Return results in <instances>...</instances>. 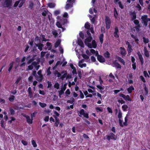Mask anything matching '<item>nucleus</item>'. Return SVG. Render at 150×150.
Instances as JSON below:
<instances>
[{"instance_id": "c756f323", "label": "nucleus", "mask_w": 150, "mask_h": 150, "mask_svg": "<svg viewBox=\"0 0 150 150\" xmlns=\"http://www.w3.org/2000/svg\"><path fill=\"white\" fill-rule=\"evenodd\" d=\"M103 55L105 58H109L110 57V54L108 51H106L104 53Z\"/></svg>"}, {"instance_id": "20e7f679", "label": "nucleus", "mask_w": 150, "mask_h": 150, "mask_svg": "<svg viewBox=\"0 0 150 150\" xmlns=\"http://www.w3.org/2000/svg\"><path fill=\"white\" fill-rule=\"evenodd\" d=\"M119 96L123 98L126 101H131L132 100V99L129 95L126 96L122 93H120L119 94Z\"/></svg>"}, {"instance_id": "5fc2aeb1", "label": "nucleus", "mask_w": 150, "mask_h": 150, "mask_svg": "<svg viewBox=\"0 0 150 150\" xmlns=\"http://www.w3.org/2000/svg\"><path fill=\"white\" fill-rule=\"evenodd\" d=\"M82 57L85 59H89V57L85 54H83L82 55Z\"/></svg>"}, {"instance_id": "7c9ffc66", "label": "nucleus", "mask_w": 150, "mask_h": 150, "mask_svg": "<svg viewBox=\"0 0 150 150\" xmlns=\"http://www.w3.org/2000/svg\"><path fill=\"white\" fill-rule=\"evenodd\" d=\"M145 85V86L144 88V89L145 91V95L147 96L148 94V89L147 87L146 86L145 84H144Z\"/></svg>"}, {"instance_id": "f257e3e1", "label": "nucleus", "mask_w": 150, "mask_h": 150, "mask_svg": "<svg viewBox=\"0 0 150 150\" xmlns=\"http://www.w3.org/2000/svg\"><path fill=\"white\" fill-rule=\"evenodd\" d=\"M12 0H5L2 6L5 7H10L12 5Z\"/></svg>"}, {"instance_id": "aec40b11", "label": "nucleus", "mask_w": 150, "mask_h": 150, "mask_svg": "<svg viewBox=\"0 0 150 150\" xmlns=\"http://www.w3.org/2000/svg\"><path fill=\"white\" fill-rule=\"evenodd\" d=\"M61 42V40L60 39L58 40L56 42L54 43V47L55 48L57 47L60 44Z\"/></svg>"}, {"instance_id": "9b49d317", "label": "nucleus", "mask_w": 150, "mask_h": 150, "mask_svg": "<svg viewBox=\"0 0 150 150\" xmlns=\"http://www.w3.org/2000/svg\"><path fill=\"white\" fill-rule=\"evenodd\" d=\"M120 49L121 50L120 51V54L122 56H125L126 54V52L125 49L124 47H121Z\"/></svg>"}, {"instance_id": "a18cd8bd", "label": "nucleus", "mask_w": 150, "mask_h": 150, "mask_svg": "<svg viewBox=\"0 0 150 150\" xmlns=\"http://www.w3.org/2000/svg\"><path fill=\"white\" fill-rule=\"evenodd\" d=\"M122 116V113L120 110H119L118 115V117L119 119H121Z\"/></svg>"}, {"instance_id": "4468645a", "label": "nucleus", "mask_w": 150, "mask_h": 150, "mask_svg": "<svg viewBox=\"0 0 150 150\" xmlns=\"http://www.w3.org/2000/svg\"><path fill=\"white\" fill-rule=\"evenodd\" d=\"M25 117L26 118L27 121L28 123L30 124L33 123V118L30 119V117L28 115H25Z\"/></svg>"}, {"instance_id": "2eb2a0df", "label": "nucleus", "mask_w": 150, "mask_h": 150, "mask_svg": "<svg viewBox=\"0 0 150 150\" xmlns=\"http://www.w3.org/2000/svg\"><path fill=\"white\" fill-rule=\"evenodd\" d=\"M92 39V36H88L87 38H86L84 40V43L86 44V43L90 42Z\"/></svg>"}, {"instance_id": "603ef678", "label": "nucleus", "mask_w": 150, "mask_h": 150, "mask_svg": "<svg viewBox=\"0 0 150 150\" xmlns=\"http://www.w3.org/2000/svg\"><path fill=\"white\" fill-rule=\"evenodd\" d=\"M31 142L32 144L34 147H35L37 146V144L35 140H32Z\"/></svg>"}, {"instance_id": "8fccbe9b", "label": "nucleus", "mask_w": 150, "mask_h": 150, "mask_svg": "<svg viewBox=\"0 0 150 150\" xmlns=\"http://www.w3.org/2000/svg\"><path fill=\"white\" fill-rule=\"evenodd\" d=\"M67 73H65L61 77V79L62 80H63L67 76Z\"/></svg>"}, {"instance_id": "6e6552de", "label": "nucleus", "mask_w": 150, "mask_h": 150, "mask_svg": "<svg viewBox=\"0 0 150 150\" xmlns=\"http://www.w3.org/2000/svg\"><path fill=\"white\" fill-rule=\"evenodd\" d=\"M97 59L100 62L103 63L105 62V58L101 55H98L97 57Z\"/></svg>"}, {"instance_id": "e2e57ef3", "label": "nucleus", "mask_w": 150, "mask_h": 150, "mask_svg": "<svg viewBox=\"0 0 150 150\" xmlns=\"http://www.w3.org/2000/svg\"><path fill=\"white\" fill-rule=\"evenodd\" d=\"M139 78L143 82L145 83L146 82V80H145L144 77L142 76H140Z\"/></svg>"}, {"instance_id": "f03ea898", "label": "nucleus", "mask_w": 150, "mask_h": 150, "mask_svg": "<svg viewBox=\"0 0 150 150\" xmlns=\"http://www.w3.org/2000/svg\"><path fill=\"white\" fill-rule=\"evenodd\" d=\"M105 23L106 28L109 29L110 28L111 22L110 18L107 16L105 17Z\"/></svg>"}, {"instance_id": "f8f14e48", "label": "nucleus", "mask_w": 150, "mask_h": 150, "mask_svg": "<svg viewBox=\"0 0 150 150\" xmlns=\"http://www.w3.org/2000/svg\"><path fill=\"white\" fill-rule=\"evenodd\" d=\"M116 61V60H115L113 62V64L114 65V66L116 68L121 69L122 67L121 65L119 63L117 62Z\"/></svg>"}, {"instance_id": "58836bf2", "label": "nucleus", "mask_w": 150, "mask_h": 150, "mask_svg": "<svg viewBox=\"0 0 150 150\" xmlns=\"http://www.w3.org/2000/svg\"><path fill=\"white\" fill-rule=\"evenodd\" d=\"M143 42L145 44H146L149 42V39L147 38H146L144 37L143 38Z\"/></svg>"}, {"instance_id": "6e6d98bb", "label": "nucleus", "mask_w": 150, "mask_h": 150, "mask_svg": "<svg viewBox=\"0 0 150 150\" xmlns=\"http://www.w3.org/2000/svg\"><path fill=\"white\" fill-rule=\"evenodd\" d=\"M59 84L58 83H55L54 85V87L55 88H56L58 89L59 88Z\"/></svg>"}, {"instance_id": "4be33fe9", "label": "nucleus", "mask_w": 150, "mask_h": 150, "mask_svg": "<svg viewBox=\"0 0 150 150\" xmlns=\"http://www.w3.org/2000/svg\"><path fill=\"white\" fill-rule=\"evenodd\" d=\"M73 4L72 3L70 4H67L66 5L65 8L66 10H68L69 8H71L73 7Z\"/></svg>"}, {"instance_id": "13d9d810", "label": "nucleus", "mask_w": 150, "mask_h": 150, "mask_svg": "<svg viewBox=\"0 0 150 150\" xmlns=\"http://www.w3.org/2000/svg\"><path fill=\"white\" fill-rule=\"evenodd\" d=\"M121 100L119 99L117 100V102L118 103H121V104L125 103V101L122 99V98H121Z\"/></svg>"}, {"instance_id": "e433bc0d", "label": "nucleus", "mask_w": 150, "mask_h": 150, "mask_svg": "<svg viewBox=\"0 0 150 150\" xmlns=\"http://www.w3.org/2000/svg\"><path fill=\"white\" fill-rule=\"evenodd\" d=\"M13 62H12L9 64V67L8 69V71L9 72H10L11 71L12 69L13 68Z\"/></svg>"}, {"instance_id": "dca6fc26", "label": "nucleus", "mask_w": 150, "mask_h": 150, "mask_svg": "<svg viewBox=\"0 0 150 150\" xmlns=\"http://www.w3.org/2000/svg\"><path fill=\"white\" fill-rule=\"evenodd\" d=\"M78 44L80 45L81 47L84 48V46L83 43V42L81 39H78Z\"/></svg>"}, {"instance_id": "09e8293b", "label": "nucleus", "mask_w": 150, "mask_h": 150, "mask_svg": "<svg viewBox=\"0 0 150 150\" xmlns=\"http://www.w3.org/2000/svg\"><path fill=\"white\" fill-rule=\"evenodd\" d=\"M96 87L98 89H100L101 91L103 90L104 89V86H102L99 85H98L96 86Z\"/></svg>"}, {"instance_id": "c03bdc74", "label": "nucleus", "mask_w": 150, "mask_h": 150, "mask_svg": "<svg viewBox=\"0 0 150 150\" xmlns=\"http://www.w3.org/2000/svg\"><path fill=\"white\" fill-rule=\"evenodd\" d=\"M118 4L119 7L122 9L124 8V5L122 4L121 1H118Z\"/></svg>"}, {"instance_id": "3c124183", "label": "nucleus", "mask_w": 150, "mask_h": 150, "mask_svg": "<svg viewBox=\"0 0 150 150\" xmlns=\"http://www.w3.org/2000/svg\"><path fill=\"white\" fill-rule=\"evenodd\" d=\"M47 83L48 84L47 88H51L52 86L51 82V81H48Z\"/></svg>"}, {"instance_id": "0eeeda50", "label": "nucleus", "mask_w": 150, "mask_h": 150, "mask_svg": "<svg viewBox=\"0 0 150 150\" xmlns=\"http://www.w3.org/2000/svg\"><path fill=\"white\" fill-rule=\"evenodd\" d=\"M130 15L131 16V20L134 21L137 18V15L136 12L134 11L130 12Z\"/></svg>"}, {"instance_id": "0e129e2a", "label": "nucleus", "mask_w": 150, "mask_h": 150, "mask_svg": "<svg viewBox=\"0 0 150 150\" xmlns=\"http://www.w3.org/2000/svg\"><path fill=\"white\" fill-rule=\"evenodd\" d=\"M119 125L121 127H123V125L122 124V121L121 119H119L118 120Z\"/></svg>"}, {"instance_id": "6ab92c4d", "label": "nucleus", "mask_w": 150, "mask_h": 150, "mask_svg": "<svg viewBox=\"0 0 150 150\" xmlns=\"http://www.w3.org/2000/svg\"><path fill=\"white\" fill-rule=\"evenodd\" d=\"M103 37L104 35L103 33L100 34L99 36V39L101 44H103Z\"/></svg>"}, {"instance_id": "49530a36", "label": "nucleus", "mask_w": 150, "mask_h": 150, "mask_svg": "<svg viewBox=\"0 0 150 150\" xmlns=\"http://www.w3.org/2000/svg\"><path fill=\"white\" fill-rule=\"evenodd\" d=\"M59 123V120H55V122L54 123V125L55 127H57Z\"/></svg>"}, {"instance_id": "a878e982", "label": "nucleus", "mask_w": 150, "mask_h": 150, "mask_svg": "<svg viewBox=\"0 0 150 150\" xmlns=\"http://www.w3.org/2000/svg\"><path fill=\"white\" fill-rule=\"evenodd\" d=\"M47 5L51 8H54L55 6V4L53 3H49Z\"/></svg>"}, {"instance_id": "39448f33", "label": "nucleus", "mask_w": 150, "mask_h": 150, "mask_svg": "<svg viewBox=\"0 0 150 150\" xmlns=\"http://www.w3.org/2000/svg\"><path fill=\"white\" fill-rule=\"evenodd\" d=\"M36 55H34L32 58H30L31 56L30 55L28 56L26 59L28 60L30 59L29 61L27 62V64H29L33 62V61L36 59Z\"/></svg>"}, {"instance_id": "1a4fd4ad", "label": "nucleus", "mask_w": 150, "mask_h": 150, "mask_svg": "<svg viewBox=\"0 0 150 150\" xmlns=\"http://www.w3.org/2000/svg\"><path fill=\"white\" fill-rule=\"evenodd\" d=\"M119 30L118 27L116 26L115 28V31L114 33V36L116 38H118L119 36L118 34Z\"/></svg>"}, {"instance_id": "4c0bfd02", "label": "nucleus", "mask_w": 150, "mask_h": 150, "mask_svg": "<svg viewBox=\"0 0 150 150\" xmlns=\"http://www.w3.org/2000/svg\"><path fill=\"white\" fill-rule=\"evenodd\" d=\"M50 67H49L47 70L46 73H47V75L48 76L50 75L51 74V72L50 71Z\"/></svg>"}, {"instance_id": "5701e85b", "label": "nucleus", "mask_w": 150, "mask_h": 150, "mask_svg": "<svg viewBox=\"0 0 150 150\" xmlns=\"http://www.w3.org/2000/svg\"><path fill=\"white\" fill-rule=\"evenodd\" d=\"M118 15V13L116 8H114V16L115 17L116 19H117Z\"/></svg>"}, {"instance_id": "9d476101", "label": "nucleus", "mask_w": 150, "mask_h": 150, "mask_svg": "<svg viewBox=\"0 0 150 150\" xmlns=\"http://www.w3.org/2000/svg\"><path fill=\"white\" fill-rule=\"evenodd\" d=\"M137 54L138 56L139 59L141 62V65H143L144 64V59L142 57V54H140V52H138L137 53Z\"/></svg>"}, {"instance_id": "052dcab7", "label": "nucleus", "mask_w": 150, "mask_h": 150, "mask_svg": "<svg viewBox=\"0 0 150 150\" xmlns=\"http://www.w3.org/2000/svg\"><path fill=\"white\" fill-rule=\"evenodd\" d=\"M141 26L140 25H137L134 27V28L136 29L137 31H139V28Z\"/></svg>"}, {"instance_id": "c85d7f7f", "label": "nucleus", "mask_w": 150, "mask_h": 150, "mask_svg": "<svg viewBox=\"0 0 150 150\" xmlns=\"http://www.w3.org/2000/svg\"><path fill=\"white\" fill-rule=\"evenodd\" d=\"M34 4L33 2L30 1L29 2L28 8L30 9H32L34 8Z\"/></svg>"}, {"instance_id": "c9c22d12", "label": "nucleus", "mask_w": 150, "mask_h": 150, "mask_svg": "<svg viewBox=\"0 0 150 150\" xmlns=\"http://www.w3.org/2000/svg\"><path fill=\"white\" fill-rule=\"evenodd\" d=\"M58 93L59 97L60 98H61V95L64 94V91L62 90H60L58 91Z\"/></svg>"}, {"instance_id": "de8ad7c7", "label": "nucleus", "mask_w": 150, "mask_h": 150, "mask_svg": "<svg viewBox=\"0 0 150 150\" xmlns=\"http://www.w3.org/2000/svg\"><path fill=\"white\" fill-rule=\"evenodd\" d=\"M133 21L135 25H140L139 22L138 20L135 19Z\"/></svg>"}, {"instance_id": "7ed1b4c3", "label": "nucleus", "mask_w": 150, "mask_h": 150, "mask_svg": "<svg viewBox=\"0 0 150 150\" xmlns=\"http://www.w3.org/2000/svg\"><path fill=\"white\" fill-rule=\"evenodd\" d=\"M84 110L83 109H81L79 112L80 115H79V116L81 117V115H83V117L86 118H89L88 114V113H85Z\"/></svg>"}, {"instance_id": "680f3d73", "label": "nucleus", "mask_w": 150, "mask_h": 150, "mask_svg": "<svg viewBox=\"0 0 150 150\" xmlns=\"http://www.w3.org/2000/svg\"><path fill=\"white\" fill-rule=\"evenodd\" d=\"M20 3V1H17L15 2L14 5V7H16L17 6L19 3Z\"/></svg>"}, {"instance_id": "ea45409f", "label": "nucleus", "mask_w": 150, "mask_h": 150, "mask_svg": "<svg viewBox=\"0 0 150 150\" xmlns=\"http://www.w3.org/2000/svg\"><path fill=\"white\" fill-rule=\"evenodd\" d=\"M39 103V105H40L42 108L45 107L47 105V104L45 103H42L40 102Z\"/></svg>"}, {"instance_id": "412c9836", "label": "nucleus", "mask_w": 150, "mask_h": 150, "mask_svg": "<svg viewBox=\"0 0 150 150\" xmlns=\"http://www.w3.org/2000/svg\"><path fill=\"white\" fill-rule=\"evenodd\" d=\"M134 90V88L132 86H131L129 88H127V91L129 93H132V91Z\"/></svg>"}, {"instance_id": "37998d69", "label": "nucleus", "mask_w": 150, "mask_h": 150, "mask_svg": "<svg viewBox=\"0 0 150 150\" xmlns=\"http://www.w3.org/2000/svg\"><path fill=\"white\" fill-rule=\"evenodd\" d=\"M56 25L59 28H62V24L59 22H57L56 23Z\"/></svg>"}, {"instance_id": "79ce46f5", "label": "nucleus", "mask_w": 150, "mask_h": 150, "mask_svg": "<svg viewBox=\"0 0 150 150\" xmlns=\"http://www.w3.org/2000/svg\"><path fill=\"white\" fill-rule=\"evenodd\" d=\"M9 111L11 115H13L15 114V112L13 109L10 108L9 109Z\"/></svg>"}, {"instance_id": "b1692460", "label": "nucleus", "mask_w": 150, "mask_h": 150, "mask_svg": "<svg viewBox=\"0 0 150 150\" xmlns=\"http://www.w3.org/2000/svg\"><path fill=\"white\" fill-rule=\"evenodd\" d=\"M91 44L92 48H96V47L97 44L95 40H92Z\"/></svg>"}, {"instance_id": "774afa93", "label": "nucleus", "mask_w": 150, "mask_h": 150, "mask_svg": "<svg viewBox=\"0 0 150 150\" xmlns=\"http://www.w3.org/2000/svg\"><path fill=\"white\" fill-rule=\"evenodd\" d=\"M22 144L24 146H26L28 144L27 142L25 140H22L21 141Z\"/></svg>"}, {"instance_id": "a211bd4d", "label": "nucleus", "mask_w": 150, "mask_h": 150, "mask_svg": "<svg viewBox=\"0 0 150 150\" xmlns=\"http://www.w3.org/2000/svg\"><path fill=\"white\" fill-rule=\"evenodd\" d=\"M116 58L119 62L122 63L123 65H125V62L123 59L119 56H117Z\"/></svg>"}, {"instance_id": "4d7b16f0", "label": "nucleus", "mask_w": 150, "mask_h": 150, "mask_svg": "<svg viewBox=\"0 0 150 150\" xmlns=\"http://www.w3.org/2000/svg\"><path fill=\"white\" fill-rule=\"evenodd\" d=\"M79 66L81 68H83V67H86V63L82 64H79Z\"/></svg>"}, {"instance_id": "f704fd0d", "label": "nucleus", "mask_w": 150, "mask_h": 150, "mask_svg": "<svg viewBox=\"0 0 150 150\" xmlns=\"http://www.w3.org/2000/svg\"><path fill=\"white\" fill-rule=\"evenodd\" d=\"M54 74L55 75H57V76L58 78L60 77L61 76V74L57 70L55 71Z\"/></svg>"}, {"instance_id": "69168bd1", "label": "nucleus", "mask_w": 150, "mask_h": 150, "mask_svg": "<svg viewBox=\"0 0 150 150\" xmlns=\"http://www.w3.org/2000/svg\"><path fill=\"white\" fill-rule=\"evenodd\" d=\"M52 34L54 35V38H56L58 35V33L55 31L52 32Z\"/></svg>"}, {"instance_id": "423d86ee", "label": "nucleus", "mask_w": 150, "mask_h": 150, "mask_svg": "<svg viewBox=\"0 0 150 150\" xmlns=\"http://www.w3.org/2000/svg\"><path fill=\"white\" fill-rule=\"evenodd\" d=\"M107 139L108 140L110 141V139L116 140L117 139V137L112 133H110L109 135H107Z\"/></svg>"}, {"instance_id": "473e14b6", "label": "nucleus", "mask_w": 150, "mask_h": 150, "mask_svg": "<svg viewBox=\"0 0 150 150\" xmlns=\"http://www.w3.org/2000/svg\"><path fill=\"white\" fill-rule=\"evenodd\" d=\"M132 47L131 45H129L128 46L127 50L129 54L130 53L132 50Z\"/></svg>"}, {"instance_id": "bb28decb", "label": "nucleus", "mask_w": 150, "mask_h": 150, "mask_svg": "<svg viewBox=\"0 0 150 150\" xmlns=\"http://www.w3.org/2000/svg\"><path fill=\"white\" fill-rule=\"evenodd\" d=\"M43 79V77L42 75H40L38 77V78H36V80L38 81L41 82L42 81Z\"/></svg>"}, {"instance_id": "a19ab883", "label": "nucleus", "mask_w": 150, "mask_h": 150, "mask_svg": "<svg viewBox=\"0 0 150 150\" xmlns=\"http://www.w3.org/2000/svg\"><path fill=\"white\" fill-rule=\"evenodd\" d=\"M128 108V106L127 105H124L122 106V109L124 111H126Z\"/></svg>"}, {"instance_id": "864d4df0", "label": "nucleus", "mask_w": 150, "mask_h": 150, "mask_svg": "<svg viewBox=\"0 0 150 150\" xmlns=\"http://www.w3.org/2000/svg\"><path fill=\"white\" fill-rule=\"evenodd\" d=\"M33 68V66L31 64L28 66V68L27 69L28 70H32Z\"/></svg>"}, {"instance_id": "cd10ccee", "label": "nucleus", "mask_w": 150, "mask_h": 150, "mask_svg": "<svg viewBox=\"0 0 150 150\" xmlns=\"http://www.w3.org/2000/svg\"><path fill=\"white\" fill-rule=\"evenodd\" d=\"M15 99V96L13 95H11L10 97L8 98V100L10 101L13 102Z\"/></svg>"}, {"instance_id": "2f4dec72", "label": "nucleus", "mask_w": 150, "mask_h": 150, "mask_svg": "<svg viewBox=\"0 0 150 150\" xmlns=\"http://www.w3.org/2000/svg\"><path fill=\"white\" fill-rule=\"evenodd\" d=\"M84 27L87 29H90V25L89 23L88 22H86L85 24Z\"/></svg>"}, {"instance_id": "393cba45", "label": "nucleus", "mask_w": 150, "mask_h": 150, "mask_svg": "<svg viewBox=\"0 0 150 150\" xmlns=\"http://www.w3.org/2000/svg\"><path fill=\"white\" fill-rule=\"evenodd\" d=\"M48 12V11L47 9L44 8L43 12L42 13V15L43 16H45Z\"/></svg>"}, {"instance_id": "ddd939ff", "label": "nucleus", "mask_w": 150, "mask_h": 150, "mask_svg": "<svg viewBox=\"0 0 150 150\" xmlns=\"http://www.w3.org/2000/svg\"><path fill=\"white\" fill-rule=\"evenodd\" d=\"M35 45L36 47H38V49L40 51L42 50V47L44 46L43 44L40 43H39L38 44H35Z\"/></svg>"}, {"instance_id": "72a5a7b5", "label": "nucleus", "mask_w": 150, "mask_h": 150, "mask_svg": "<svg viewBox=\"0 0 150 150\" xmlns=\"http://www.w3.org/2000/svg\"><path fill=\"white\" fill-rule=\"evenodd\" d=\"M141 18L142 21L147 20L149 18H148V16L146 15H144V16H142Z\"/></svg>"}, {"instance_id": "bf43d9fd", "label": "nucleus", "mask_w": 150, "mask_h": 150, "mask_svg": "<svg viewBox=\"0 0 150 150\" xmlns=\"http://www.w3.org/2000/svg\"><path fill=\"white\" fill-rule=\"evenodd\" d=\"M33 77L32 75H31L28 78V80L29 82H33Z\"/></svg>"}, {"instance_id": "f3484780", "label": "nucleus", "mask_w": 150, "mask_h": 150, "mask_svg": "<svg viewBox=\"0 0 150 150\" xmlns=\"http://www.w3.org/2000/svg\"><path fill=\"white\" fill-rule=\"evenodd\" d=\"M144 54L145 56L147 57H148L149 56V51L147 50L146 48L144 47Z\"/></svg>"}, {"instance_id": "338daca9", "label": "nucleus", "mask_w": 150, "mask_h": 150, "mask_svg": "<svg viewBox=\"0 0 150 150\" xmlns=\"http://www.w3.org/2000/svg\"><path fill=\"white\" fill-rule=\"evenodd\" d=\"M96 110L97 112H98V111L102 112L103 111V109H101L100 108L97 107L96 108Z\"/></svg>"}]
</instances>
